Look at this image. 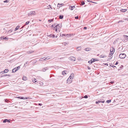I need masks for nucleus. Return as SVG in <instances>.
<instances>
[{"label":"nucleus","instance_id":"10","mask_svg":"<svg viewBox=\"0 0 128 128\" xmlns=\"http://www.w3.org/2000/svg\"><path fill=\"white\" fill-rule=\"evenodd\" d=\"M48 36H50V37H52V38H54L55 37V35L54 34H51L49 35H48Z\"/></svg>","mask_w":128,"mask_h":128},{"label":"nucleus","instance_id":"63","mask_svg":"<svg viewBox=\"0 0 128 128\" xmlns=\"http://www.w3.org/2000/svg\"><path fill=\"white\" fill-rule=\"evenodd\" d=\"M7 76H10V74H7Z\"/></svg>","mask_w":128,"mask_h":128},{"label":"nucleus","instance_id":"14","mask_svg":"<svg viewBox=\"0 0 128 128\" xmlns=\"http://www.w3.org/2000/svg\"><path fill=\"white\" fill-rule=\"evenodd\" d=\"M70 60L72 61H74L76 60V58H75L73 57H72L70 58Z\"/></svg>","mask_w":128,"mask_h":128},{"label":"nucleus","instance_id":"27","mask_svg":"<svg viewBox=\"0 0 128 128\" xmlns=\"http://www.w3.org/2000/svg\"><path fill=\"white\" fill-rule=\"evenodd\" d=\"M110 66H111L112 67H113V68H114L115 67L116 68V69L117 68L116 67V66H114L112 64V63L111 64H110Z\"/></svg>","mask_w":128,"mask_h":128},{"label":"nucleus","instance_id":"16","mask_svg":"<svg viewBox=\"0 0 128 128\" xmlns=\"http://www.w3.org/2000/svg\"><path fill=\"white\" fill-rule=\"evenodd\" d=\"M75 8L74 6H70L69 8L71 10H73V8Z\"/></svg>","mask_w":128,"mask_h":128},{"label":"nucleus","instance_id":"31","mask_svg":"<svg viewBox=\"0 0 128 128\" xmlns=\"http://www.w3.org/2000/svg\"><path fill=\"white\" fill-rule=\"evenodd\" d=\"M120 10L123 12H126L127 10L122 9Z\"/></svg>","mask_w":128,"mask_h":128},{"label":"nucleus","instance_id":"46","mask_svg":"<svg viewBox=\"0 0 128 128\" xmlns=\"http://www.w3.org/2000/svg\"><path fill=\"white\" fill-rule=\"evenodd\" d=\"M86 0L88 1V2H92L94 3H96V2H92V1H90V0Z\"/></svg>","mask_w":128,"mask_h":128},{"label":"nucleus","instance_id":"25","mask_svg":"<svg viewBox=\"0 0 128 128\" xmlns=\"http://www.w3.org/2000/svg\"><path fill=\"white\" fill-rule=\"evenodd\" d=\"M45 57H44L43 58H40L39 60V61H42L44 60V58H45Z\"/></svg>","mask_w":128,"mask_h":128},{"label":"nucleus","instance_id":"59","mask_svg":"<svg viewBox=\"0 0 128 128\" xmlns=\"http://www.w3.org/2000/svg\"><path fill=\"white\" fill-rule=\"evenodd\" d=\"M123 22V21H119L118 22V23H120V22Z\"/></svg>","mask_w":128,"mask_h":128},{"label":"nucleus","instance_id":"37","mask_svg":"<svg viewBox=\"0 0 128 128\" xmlns=\"http://www.w3.org/2000/svg\"><path fill=\"white\" fill-rule=\"evenodd\" d=\"M63 18V16H62V15H60L59 16V18L60 19H62Z\"/></svg>","mask_w":128,"mask_h":128},{"label":"nucleus","instance_id":"6","mask_svg":"<svg viewBox=\"0 0 128 128\" xmlns=\"http://www.w3.org/2000/svg\"><path fill=\"white\" fill-rule=\"evenodd\" d=\"M49 67H45L43 68L42 69V71L43 72H45L46 70H48L49 69Z\"/></svg>","mask_w":128,"mask_h":128},{"label":"nucleus","instance_id":"62","mask_svg":"<svg viewBox=\"0 0 128 128\" xmlns=\"http://www.w3.org/2000/svg\"><path fill=\"white\" fill-rule=\"evenodd\" d=\"M20 96H18V97H16V98H19V99H20Z\"/></svg>","mask_w":128,"mask_h":128},{"label":"nucleus","instance_id":"9","mask_svg":"<svg viewBox=\"0 0 128 128\" xmlns=\"http://www.w3.org/2000/svg\"><path fill=\"white\" fill-rule=\"evenodd\" d=\"M74 35V34H66V36L68 37H71V36Z\"/></svg>","mask_w":128,"mask_h":128},{"label":"nucleus","instance_id":"64","mask_svg":"<svg viewBox=\"0 0 128 128\" xmlns=\"http://www.w3.org/2000/svg\"><path fill=\"white\" fill-rule=\"evenodd\" d=\"M3 76H0V78H2Z\"/></svg>","mask_w":128,"mask_h":128},{"label":"nucleus","instance_id":"20","mask_svg":"<svg viewBox=\"0 0 128 128\" xmlns=\"http://www.w3.org/2000/svg\"><path fill=\"white\" fill-rule=\"evenodd\" d=\"M15 68L16 69V70L17 71L20 68V66H18L17 67H15Z\"/></svg>","mask_w":128,"mask_h":128},{"label":"nucleus","instance_id":"44","mask_svg":"<svg viewBox=\"0 0 128 128\" xmlns=\"http://www.w3.org/2000/svg\"><path fill=\"white\" fill-rule=\"evenodd\" d=\"M53 19H50V20H48V22H52L53 21Z\"/></svg>","mask_w":128,"mask_h":128},{"label":"nucleus","instance_id":"55","mask_svg":"<svg viewBox=\"0 0 128 128\" xmlns=\"http://www.w3.org/2000/svg\"><path fill=\"white\" fill-rule=\"evenodd\" d=\"M87 27H84V28H83V29H84V30H86L87 29Z\"/></svg>","mask_w":128,"mask_h":128},{"label":"nucleus","instance_id":"4","mask_svg":"<svg viewBox=\"0 0 128 128\" xmlns=\"http://www.w3.org/2000/svg\"><path fill=\"white\" fill-rule=\"evenodd\" d=\"M9 71V70L7 69H6L4 70L1 72L0 74H3Z\"/></svg>","mask_w":128,"mask_h":128},{"label":"nucleus","instance_id":"48","mask_svg":"<svg viewBox=\"0 0 128 128\" xmlns=\"http://www.w3.org/2000/svg\"><path fill=\"white\" fill-rule=\"evenodd\" d=\"M118 61H117L116 62L115 64H114V65H117L118 64Z\"/></svg>","mask_w":128,"mask_h":128},{"label":"nucleus","instance_id":"49","mask_svg":"<svg viewBox=\"0 0 128 128\" xmlns=\"http://www.w3.org/2000/svg\"><path fill=\"white\" fill-rule=\"evenodd\" d=\"M38 104L39 106H41L42 105V104L40 103H39Z\"/></svg>","mask_w":128,"mask_h":128},{"label":"nucleus","instance_id":"50","mask_svg":"<svg viewBox=\"0 0 128 128\" xmlns=\"http://www.w3.org/2000/svg\"><path fill=\"white\" fill-rule=\"evenodd\" d=\"M111 59V58H109L107 60V61H109Z\"/></svg>","mask_w":128,"mask_h":128},{"label":"nucleus","instance_id":"61","mask_svg":"<svg viewBox=\"0 0 128 128\" xmlns=\"http://www.w3.org/2000/svg\"><path fill=\"white\" fill-rule=\"evenodd\" d=\"M27 64V62H26L25 64H24V65H26Z\"/></svg>","mask_w":128,"mask_h":128},{"label":"nucleus","instance_id":"23","mask_svg":"<svg viewBox=\"0 0 128 128\" xmlns=\"http://www.w3.org/2000/svg\"><path fill=\"white\" fill-rule=\"evenodd\" d=\"M19 28L20 26H17L15 28L14 30V31H16L17 30H18V29Z\"/></svg>","mask_w":128,"mask_h":128},{"label":"nucleus","instance_id":"52","mask_svg":"<svg viewBox=\"0 0 128 128\" xmlns=\"http://www.w3.org/2000/svg\"><path fill=\"white\" fill-rule=\"evenodd\" d=\"M104 64L105 65H106L107 66H108V64L107 63H105V64L104 63V64Z\"/></svg>","mask_w":128,"mask_h":128},{"label":"nucleus","instance_id":"57","mask_svg":"<svg viewBox=\"0 0 128 128\" xmlns=\"http://www.w3.org/2000/svg\"><path fill=\"white\" fill-rule=\"evenodd\" d=\"M75 18L76 19H78V16H77L76 17H75Z\"/></svg>","mask_w":128,"mask_h":128},{"label":"nucleus","instance_id":"38","mask_svg":"<svg viewBox=\"0 0 128 128\" xmlns=\"http://www.w3.org/2000/svg\"><path fill=\"white\" fill-rule=\"evenodd\" d=\"M13 31V29H11L10 30L8 31V32H11Z\"/></svg>","mask_w":128,"mask_h":128},{"label":"nucleus","instance_id":"1","mask_svg":"<svg viewBox=\"0 0 128 128\" xmlns=\"http://www.w3.org/2000/svg\"><path fill=\"white\" fill-rule=\"evenodd\" d=\"M126 54L124 53H122L120 54L119 56V57L121 59H123L124 58L126 57Z\"/></svg>","mask_w":128,"mask_h":128},{"label":"nucleus","instance_id":"26","mask_svg":"<svg viewBox=\"0 0 128 128\" xmlns=\"http://www.w3.org/2000/svg\"><path fill=\"white\" fill-rule=\"evenodd\" d=\"M99 100L100 101V102L104 103L105 102V101H104V100L103 99H102V100L100 99Z\"/></svg>","mask_w":128,"mask_h":128},{"label":"nucleus","instance_id":"58","mask_svg":"<svg viewBox=\"0 0 128 128\" xmlns=\"http://www.w3.org/2000/svg\"><path fill=\"white\" fill-rule=\"evenodd\" d=\"M49 6L50 7V8L51 9H52V7L51 6V5H49Z\"/></svg>","mask_w":128,"mask_h":128},{"label":"nucleus","instance_id":"39","mask_svg":"<svg viewBox=\"0 0 128 128\" xmlns=\"http://www.w3.org/2000/svg\"><path fill=\"white\" fill-rule=\"evenodd\" d=\"M125 38H126L127 40H128V36L126 35L125 36Z\"/></svg>","mask_w":128,"mask_h":128},{"label":"nucleus","instance_id":"7","mask_svg":"<svg viewBox=\"0 0 128 128\" xmlns=\"http://www.w3.org/2000/svg\"><path fill=\"white\" fill-rule=\"evenodd\" d=\"M10 122V120H8V119H6L4 120L3 121L4 123L6 122Z\"/></svg>","mask_w":128,"mask_h":128},{"label":"nucleus","instance_id":"56","mask_svg":"<svg viewBox=\"0 0 128 128\" xmlns=\"http://www.w3.org/2000/svg\"><path fill=\"white\" fill-rule=\"evenodd\" d=\"M87 68H88V70H90V67L89 66H88Z\"/></svg>","mask_w":128,"mask_h":128},{"label":"nucleus","instance_id":"53","mask_svg":"<svg viewBox=\"0 0 128 128\" xmlns=\"http://www.w3.org/2000/svg\"><path fill=\"white\" fill-rule=\"evenodd\" d=\"M30 23V22L28 21L27 22H26V23L25 24H28Z\"/></svg>","mask_w":128,"mask_h":128},{"label":"nucleus","instance_id":"17","mask_svg":"<svg viewBox=\"0 0 128 128\" xmlns=\"http://www.w3.org/2000/svg\"><path fill=\"white\" fill-rule=\"evenodd\" d=\"M82 47L81 46H79V47H76V48L77 49H78L77 50V51H79L80 50H81V48Z\"/></svg>","mask_w":128,"mask_h":128},{"label":"nucleus","instance_id":"60","mask_svg":"<svg viewBox=\"0 0 128 128\" xmlns=\"http://www.w3.org/2000/svg\"><path fill=\"white\" fill-rule=\"evenodd\" d=\"M7 76V74H4V76Z\"/></svg>","mask_w":128,"mask_h":128},{"label":"nucleus","instance_id":"43","mask_svg":"<svg viewBox=\"0 0 128 128\" xmlns=\"http://www.w3.org/2000/svg\"><path fill=\"white\" fill-rule=\"evenodd\" d=\"M9 0H6L5 1H4V2H8Z\"/></svg>","mask_w":128,"mask_h":128},{"label":"nucleus","instance_id":"22","mask_svg":"<svg viewBox=\"0 0 128 128\" xmlns=\"http://www.w3.org/2000/svg\"><path fill=\"white\" fill-rule=\"evenodd\" d=\"M106 57V56L105 55H104L103 54L100 55V56H99L100 57V58H105Z\"/></svg>","mask_w":128,"mask_h":128},{"label":"nucleus","instance_id":"2","mask_svg":"<svg viewBox=\"0 0 128 128\" xmlns=\"http://www.w3.org/2000/svg\"><path fill=\"white\" fill-rule=\"evenodd\" d=\"M59 25L57 24V25L55 26V27H54V28H53V29L55 30L56 32H58V30L59 31V29L60 28L58 26Z\"/></svg>","mask_w":128,"mask_h":128},{"label":"nucleus","instance_id":"34","mask_svg":"<svg viewBox=\"0 0 128 128\" xmlns=\"http://www.w3.org/2000/svg\"><path fill=\"white\" fill-rule=\"evenodd\" d=\"M62 4H58V7L60 8Z\"/></svg>","mask_w":128,"mask_h":128},{"label":"nucleus","instance_id":"35","mask_svg":"<svg viewBox=\"0 0 128 128\" xmlns=\"http://www.w3.org/2000/svg\"><path fill=\"white\" fill-rule=\"evenodd\" d=\"M88 95H85V96H84V98H88Z\"/></svg>","mask_w":128,"mask_h":128},{"label":"nucleus","instance_id":"21","mask_svg":"<svg viewBox=\"0 0 128 128\" xmlns=\"http://www.w3.org/2000/svg\"><path fill=\"white\" fill-rule=\"evenodd\" d=\"M37 84L39 83L40 85H42L43 84V83L41 81H39V82H37Z\"/></svg>","mask_w":128,"mask_h":128},{"label":"nucleus","instance_id":"5","mask_svg":"<svg viewBox=\"0 0 128 128\" xmlns=\"http://www.w3.org/2000/svg\"><path fill=\"white\" fill-rule=\"evenodd\" d=\"M72 79L70 77L68 78L67 80V83L69 84L70 83L72 82Z\"/></svg>","mask_w":128,"mask_h":128},{"label":"nucleus","instance_id":"15","mask_svg":"<svg viewBox=\"0 0 128 128\" xmlns=\"http://www.w3.org/2000/svg\"><path fill=\"white\" fill-rule=\"evenodd\" d=\"M113 51H114L113 50H112V51H111L110 50V54H109V56H111L112 55V54H113L114 52H113Z\"/></svg>","mask_w":128,"mask_h":128},{"label":"nucleus","instance_id":"36","mask_svg":"<svg viewBox=\"0 0 128 128\" xmlns=\"http://www.w3.org/2000/svg\"><path fill=\"white\" fill-rule=\"evenodd\" d=\"M62 74L63 75H64V74H66V71L65 70H64L62 72Z\"/></svg>","mask_w":128,"mask_h":128},{"label":"nucleus","instance_id":"54","mask_svg":"<svg viewBox=\"0 0 128 128\" xmlns=\"http://www.w3.org/2000/svg\"><path fill=\"white\" fill-rule=\"evenodd\" d=\"M58 26H59V27L60 28H61L62 26V24H60V25H59Z\"/></svg>","mask_w":128,"mask_h":128},{"label":"nucleus","instance_id":"8","mask_svg":"<svg viewBox=\"0 0 128 128\" xmlns=\"http://www.w3.org/2000/svg\"><path fill=\"white\" fill-rule=\"evenodd\" d=\"M33 14L34 15L35 14V12H30V13H29L28 14V15L29 16L30 15Z\"/></svg>","mask_w":128,"mask_h":128},{"label":"nucleus","instance_id":"11","mask_svg":"<svg viewBox=\"0 0 128 128\" xmlns=\"http://www.w3.org/2000/svg\"><path fill=\"white\" fill-rule=\"evenodd\" d=\"M1 40H6V39H8V38H7L6 37H4V36H2L1 37Z\"/></svg>","mask_w":128,"mask_h":128},{"label":"nucleus","instance_id":"24","mask_svg":"<svg viewBox=\"0 0 128 128\" xmlns=\"http://www.w3.org/2000/svg\"><path fill=\"white\" fill-rule=\"evenodd\" d=\"M32 81L34 83H35L36 84H37V80L36 79H34V80H33Z\"/></svg>","mask_w":128,"mask_h":128},{"label":"nucleus","instance_id":"19","mask_svg":"<svg viewBox=\"0 0 128 128\" xmlns=\"http://www.w3.org/2000/svg\"><path fill=\"white\" fill-rule=\"evenodd\" d=\"M27 79V78L26 76H23L22 79L23 80H26Z\"/></svg>","mask_w":128,"mask_h":128},{"label":"nucleus","instance_id":"29","mask_svg":"<svg viewBox=\"0 0 128 128\" xmlns=\"http://www.w3.org/2000/svg\"><path fill=\"white\" fill-rule=\"evenodd\" d=\"M16 71L17 70H16V69L14 68L12 70V72L14 73L16 72Z\"/></svg>","mask_w":128,"mask_h":128},{"label":"nucleus","instance_id":"30","mask_svg":"<svg viewBox=\"0 0 128 128\" xmlns=\"http://www.w3.org/2000/svg\"><path fill=\"white\" fill-rule=\"evenodd\" d=\"M111 102V100H108L106 101V102L108 103H109L110 102Z\"/></svg>","mask_w":128,"mask_h":128},{"label":"nucleus","instance_id":"13","mask_svg":"<svg viewBox=\"0 0 128 128\" xmlns=\"http://www.w3.org/2000/svg\"><path fill=\"white\" fill-rule=\"evenodd\" d=\"M91 48H87L84 49V50L86 51H90L91 50Z\"/></svg>","mask_w":128,"mask_h":128},{"label":"nucleus","instance_id":"32","mask_svg":"<svg viewBox=\"0 0 128 128\" xmlns=\"http://www.w3.org/2000/svg\"><path fill=\"white\" fill-rule=\"evenodd\" d=\"M50 58H48V57H46V58L45 57V58H44V60H46Z\"/></svg>","mask_w":128,"mask_h":128},{"label":"nucleus","instance_id":"42","mask_svg":"<svg viewBox=\"0 0 128 128\" xmlns=\"http://www.w3.org/2000/svg\"><path fill=\"white\" fill-rule=\"evenodd\" d=\"M123 67L124 66L123 65H121V66L120 67V68L122 69L123 68Z\"/></svg>","mask_w":128,"mask_h":128},{"label":"nucleus","instance_id":"41","mask_svg":"<svg viewBox=\"0 0 128 128\" xmlns=\"http://www.w3.org/2000/svg\"><path fill=\"white\" fill-rule=\"evenodd\" d=\"M24 98V97L20 96V99H25Z\"/></svg>","mask_w":128,"mask_h":128},{"label":"nucleus","instance_id":"40","mask_svg":"<svg viewBox=\"0 0 128 128\" xmlns=\"http://www.w3.org/2000/svg\"><path fill=\"white\" fill-rule=\"evenodd\" d=\"M81 3V5H84L85 4V3H84V2L83 1Z\"/></svg>","mask_w":128,"mask_h":128},{"label":"nucleus","instance_id":"47","mask_svg":"<svg viewBox=\"0 0 128 128\" xmlns=\"http://www.w3.org/2000/svg\"><path fill=\"white\" fill-rule=\"evenodd\" d=\"M55 24H52V25L51 26V27L52 28H54V26H55Z\"/></svg>","mask_w":128,"mask_h":128},{"label":"nucleus","instance_id":"51","mask_svg":"<svg viewBox=\"0 0 128 128\" xmlns=\"http://www.w3.org/2000/svg\"><path fill=\"white\" fill-rule=\"evenodd\" d=\"M114 82L111 81L110 82V83L112 84H113V83H114Z\"/></svg>","mask_w":128,"mask_h":128},{"label":"nucleus","instance_id":"18","mask_svg":"<svg viewBox=\"0 0 128 128\" xmlns=\"http://www.w3.org/2000/svg\"><path fill=\"white\" fill-rule=\"evenodd\" d=\"M74 76V74L73 73H72L70 74V78L72 79Z\"/></svg>","mask_w":128,"mask_h":128},{"label":"nucleus","instance_id":"28","mask_svg":"<svg viewBox=\"0 0 128 128\" xmlns=\"http://www.w3.org/2000/svg\"><path fill=\"white\" fill-rule=\"evenodd\" d=\"M100 102V101L99 100H98L96 101V104H98Z\"/></svg>","mask_w":128,"mask_h":128},{"label":"nucleus","instance_id":"12","mask_svg":"<svg viewBox=\"0 0 128 128\" xmlns=\"http://www.w3.org/2000/svg\"><path fill=\"white\" fill-rule=\"evenodd\" d=\"M60 36L62 37H65L66 36V34H60Z\"/></svg>","mask_w":128,"mask_h":128},{"label":"nucleus","instance_id":"3","mask_svg":"<svg viewBox=\"0 0 128 128\" xmlns=\"http://www.w3.org/2000/svg\"><path fill=\"white\" fill-rule=\"evenodd\" d=\"M99 60H98V59L96 58H92L91 59L90 61H88V63L90 64H92L94 62H95L96 61H98Z\"/></svg>","mask_w":128,"mask_h":128},{"label":"nucleus","instance_id":"45","mask_svg":"<svg viewBox=\"0 0 128 128\" xmlns=\"http://www.w3.org/2000/svg\"><path fill=\"white\" fill-rule=\"evenodd\" d=\"M64 45L65 46H66L68 44V43H67L66 42H65L64 43Z\"/></svg>","mask_w":128,"mask_h":128},{"label":"nucleus","instance_id":"33","mask_svg":"<svg viewBox=\"0 0 128 128\" xmlns=\"http://www.w3.org/2000/svg\"><path fill=\"white\" fill-rule=\"evenodd\" d=\"M34 52V51H32V50H30V51H28L27 52L29 54V53H31L33 52Z\"/></svg>","mask_w":128,"mask_h":128}]
</instances>
